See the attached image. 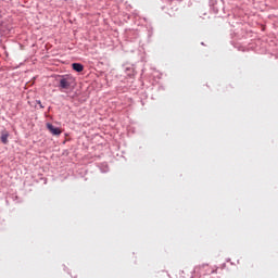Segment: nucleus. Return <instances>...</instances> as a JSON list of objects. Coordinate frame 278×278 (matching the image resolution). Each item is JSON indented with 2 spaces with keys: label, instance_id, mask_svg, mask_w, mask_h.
Returning <instances> with one entry per match:
<instances>
[{
  "label": "nucleus",
  "instance_id": "f03ea898",
  "mask_svg": "<svg viewBox=\"0 0 278 278\" xmlns=\"http://www.w3.org/2000/svg\"><path fill=\"white\" fill-rule=\"evenodd\" d=\"M60 88L68 90L71 88V78H62L60 80Z\"/></svg>",
  "mask_w": 278,
  "mask_h": 278
},
{
  "label": "nucleus",
  "instance_id": "f257e3e1",
  "mask_svg": "<svg viewBox=\"0 0 278 278\" xmlns=\"http://www.w3.org/2000/svg\"><path fill=\"white\" fill-rule=\"evenodd\" d=\"M47 128L52 134V136H60L62 134V129L53 126V124H47Z\"/></svg>",
  "mask_w": 278,
  "mask_h": 278
},
{
  "label": "nucleus",
  "instance_id": "7ed1b4c3",
  "mask_svg": "<svg viewBox=\"0 0 278 278\" xmlns=\"http://www.w3.org/2000/svg\"><path fill=\"white\" fill-rule=\"evenodd\" d=\"M10 138V132L8 130H2L1 131V137L0 140L2 142V144H8V142H10L8 139Z\"/></svg>",
  "mask_w": 278,
  "mask_h": 278
},
{
  "label": "nucleus",
  "instance_id": "20e7f679",
  "mask_svg": "<svg viewBox=\"0 0 278 278\" xmlns=\"http://www.w3.org/2000/svg\"><path fill=\"white\" fill-rule=\"evenodd\" d=\"M72 68L76 71V73H81V71H84V65H81V63H73Z\"/></svg>",
  "mask_w": 278,
  "mask_h": 278
}]
</instances>
